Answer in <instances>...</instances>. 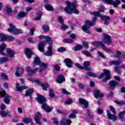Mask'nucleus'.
Returning <instances> with one entry per match:
<instances>
[{
	"instance_id": "obj_1",
	"label": "nucleus",
	"mask_w": 125,
	"mask_h": 125,
	"mask_svg": "<svg viewBox=\"0 0 125 125\" xmlns=\"http://www.w3.org/2000/svg\"><path fill=\"white\" fill-rule=\"evenodd\" d=\"M36 99L40 104H42V108L43 110H45L47 113H50V112L52 111V108L50 107L47 104H46V99H45L42 95H40V94H37Z\"/></svg>"
},
{
	"instance_id": "obj_2",
	"label": "nucleus",
	"mask_w": 125,
	"mask_h": 125,
	"mask_svg": "<svg viewBox=\"0 0 125 125\" xmlns=\"http://www.w3.org/2000/svg\"><path fill=\"white\" fill-rule=\"evenodd\" d=\"M65 3L67 5V7L64 8V10L68 14H72L73 12L75 14L79 13V11L76 9L77 6V1H74L72 3H71L70 1H67Z\"/></svg>"
},
{
	"instance_id": "obj_3",
	"label": "nucleus",
	"mask_w": 125,
	"mask_h": 125,
	"mask_svg": "<svg viewBox=\"0 0 125 125\" xmlns=\"http://www.w3.org/2000/svg\"><path fill=\"white\" fill-rule=\"evenodd\" d=\"M92 20L93 21H86L85 24L82 26V30L87 34H90V31H89L88 29H89L90 27L95 25V21L97 20V18L96 17H94L92 19Z\"/></svg>"
},
{
	"instance_id": "obj_4",
	"label": "nucleus",
	"mask_w": 125,
	"mask_h": 125,
	"mask_svg": "<svg viewBox=\"0 0 125 125\" xmlns=\"http://www.w3.org/2000/svg\"><path fill=\"white\" fill-rule=\"evenodd\" d=\"M6 46V45L5 43L0 45V54H1V55H7V56H9V57H12L14 56V52L11 48L7 49V53L6 54L3 53V50H4V48H5Z\"/></svg>"
},
{
	"instance_id": "obj_5",
	"label": "nucleus",
	"mask_w": 125,
	"mask_h": 125,
	"mask_svg": "<svg viewBox=\"0 0 125 125\" xmlns=\"http://www.w3.org/2000/svg\"><path fill=\"white\" fill-rule=\"evenodd\" d=\"M10 28H8V31L9 33H12L13 35H19V34L23 33V30L17 29L16 26L12 23H9Z\"/></svg>"
},
{
	"instance_id": "obj_6",
	"label": "nucleus",
	"mask_w": 125,
	"mask_h": 125,
	"mask_svg": "<svg viewBox=\"0 0 125 125\" xmlns=\"http://www.w3.org/2000/svg\"><path fill=\"white\" fill-rule=\"evenodd\" d=\"M110 109L114 114L112 115L110 111H109L108 110H106L107 118L109 120H113V121H116L117 120V116H116V115H115V114H116V112L115 111V107L112 106H110Z\"/></svg>"
},
{
	"instance_id": "obj_7",
	"label": "nucleus",
	"mask_w": 125,
	"mask_h": 125,
	"mask_svg": "<svg viewBox=\"0 0 125 125\" xmlns=\"http://www.w3.org/2000/svg\"><path fill=\"white\" fill-rule=\"evenodd\" d=\"M33 64L34 66L39 65V66H40V67H41L42 68H46V67H47V64L41 62V60H40V58L38 57H36L35 58V60L33 62Z\"/></svg>"
},
{
	"instance_id": "obj_8",
	"label": "nucleus",
	"mask_w": 125,
	"mask_h": 125,
	"mask_svg": "<svg viewBox=\"0 0 125 125\" xmlns=\"http://www.w3.org/2000/svg\"><path fill=\"white\" fill-rule=\"evenodd\" d=\"M104 73H102L99 76V79H102L103 77H104V75L105 76V78L104 79L103 82H107L108 80H110L111 79V75H110V71L109 70H105L104 71Z\"/></svg>"
},
{
	"instance_id": "obj_9",
	"label": "nucleus",
	"mask_w": 125,
	"mask_h": 125,
	"mask_svg": "<svg viewBox=\"0 0 125 125\" xmlns=\"http://www.w3.org/2000/svg\"><path fill=\"white\" fill-rule=\"evenodd\" d=\"M103 42L104 43H106V44H111V43H112L111 36L108 34H104Z\"/></svg>"
},
{
	"instance_id": "obj_10",
	"label": "nucleus",
	"mask_w": 125,
	"mask_h": 125,
	"mask_svg": "<svg viewBox=\"0 0 125 125\" xmlns=\"http://www.w3.org/2000/svg\"><path fill=\"white\" fill-rule=\"evenodd\" d=\"M104 2L108 3V4H112L114 7H118L119 4H121V1L120 0H115L113 1L112 0H103Z\"/></svg>"
},
{
	"instance_id": "obj_11",
	"label": "nucleus",
	"mask_w": 125,
	"mask_h": 125,
	"mask_svg": "<svg viewBox=\"0 0 125 125\" xmlns=\"http://www.w3.org/2000/svg\"><path fill=\"white\" fill-rule=\"evenodd\" d=\"M79 102L80 104L83 105L82 106L83 109H87V108H88V102H87V101L81 98L79 99Z\"/></svg>"
},
{
	"instance_id": "obj_12",
	"label": "nucleus",
	"mask_w": 125,
	"mask_h": 125,
	"mask_svg": "<svg viewBox=\"0 0 125 125\" xmlns=\"http://www.w3.org/2000/svg\"><path fill=\"white\" fill-rule=\"evenodd\" d=\"M101 20H104V25H109L110 24V20H111V17L107 16H100Z\"/></svg>"
},
{
	"instance_id": "obj_13",
	"label": "nucleus",
	"mask_w": 125,
	"mask_h": 125,
	"mask_svg": "<svg viewBox=\"0 0 125 125\" xmlns=\"http://www.w3.org/2000/svg\"><path fill=\"white\" fill-rule=\"evenodd\" d=\"M0 115L2 118H7L9 117V118H11L12 115L8 111H5L3 110H1L0 111Z\"/></svg>"
},
{
	"instance_id": "obj_14",
	"label": "nucleus",
	"mask_w": 125,
	"mask_h": 125,
	"mask_svg": "<svg viewBox=\"0 0 125 125\" xmlns=\"http://www.w3.org/2000/svg\"><path fill=\"white\" fill-rule=\"evenodd\" d=\"M38 39L41 40V39H46L47 41V42H48L49 44H52V40L51 38L47 36H43V35H40L38 36Z\"/></svg>"
},
{
	"instance_id": "obj_15",
	"label": "nucleus",
	"mask_w": 125,
	"mask_h": 125,
	"mask_svg": "<svg viewBox=\"0 0 125 125\" xmlns=\"http://www.w3.org/2000/svg\"><path fill=\"white\" fill-rule=\"evenodd\" d=\"M46 44V42L43 41L41 42L38 45V49L41 52H43L44 51V45Z\"/></svg>"
},
{
	"instance_id": "obj_16",
	"label": "nucleus",
	"mask_w": 125,
	"mask_h": 125,
	"mask_svg": "<svg viewBox=\"0 0 125 125\" xmlns=\"http://www.w3.org/2000/svg\"><path fill=\"white\" fill-rule=\"evenodd\" d=\"M61 125H70L72 124L71 120H66L65 118H62L60 122Z\"/></svg>"
},
{
	"instance_id": "obj_17",
	"label": "nucleus",
	"mask_w": 125,
	"mask_h": 125,
	"mask_svg": "<svg viewBox=\"0 0 125 125\" xmlns=\"http://www.w3.org/2000/svg\"><path fill=\"white\" fill-rule=\"evenodd\" d=\"M64 62L65 63L67 67H68V68H72L73 66V62L70 60L69 58H66L64 60Z\"/></svg>"
},
{
	"instance_id": "obj_18",
	"label": "nucleus",
	"mask_w": 125,
	"mask_h": 125,
	"mask_svg": "<svg viewBox=\"0 0 125 125\" xmlns=\"http://www.w3.org/2000/svg\"><path fill=\"white\" fill-rule=\"evenodd\" d=\"M41 118H42V115H41V113H40L39 112H37L35 115L34 119L38 125H41V121H40V120H41Z\"/></svg>"
},
{
	"instance_id": "obj_19",
	"label": "nucleus",
	"mask_w": 125,
	"mask_h": 125,
	"mask_svg": "<svg viewBox=\"0 0 125 125\" xmlns=\"http://www.w3.org/2000/svg\"><path fill=\"white\" fill-rule=\"evenodd\" d=\"M93 93L95 98H98V97H103L104 96V95L100 93V91L99 90H95L93 92Z\"/></svg>"
},
{
	"instance_id": "obj_20",
	"label": "nucleus",
	"mask_w": 125,
	"mask_h": 125,
	"mask_svg": "<svg viewBox=\"0 0 125 125\" xmlns=\"http://www.w3.org/2000/svg\"><path fill=\"white\" fill-rule=\"evenodd\" d=\"M56 82L58 83H62L63 82H65V77L63 75H59L56 78Z\"/></svg>"
},
{
	"instance_id": "obj_21",
	"label": "nucleus",
	"mask_w": 125,
	"mask_h": 125,
	"mask_svg": "<svg viewBox=\"0 0 125 125\" xmlns=\"http://www.w3.org/2000/svg\"><path fill=\"white\" fill-rule=\"evenodd\" d=\"M101 43L102 48L104 50V51H105V52H106L107 53H112V52H113V50H112L111 49H110L109 48H108L105 47V44H104V43L102 42Z\"/></svg>"
},
{
	"instance_id": "obj_22",
	"label": "nucleus",
	"mask_w": 125,
	"mask_h": 125,
	"mask_svg": "<svg viewBox=\"0 0 125 125\" xmlns=\"http://www.w3.org/2000/svg\"><path fill=\"white\" fill-rule=\"evenodd\" d=\"M27 88H28V86H20V84L19 83H17L16 89L18 91H22V90H24V89H27Z\"/></svg>"
},
{
	"instance_id": "obj_23",
	"label": "nucleus",
	"mask_w": 125,
	"mask_h": 125,
	"mask_svg": "<svg viewBox=\"0 0 125 125\" xmlns=\"http://www.w3.org/2000/svg\"><path fill=\"white\" fill-rule=\"evenodd\" d=\"M23 72L24 69L23 68H18L17 69L16 76H17V77H20V76H21L23 74Z\"/></svg>"
},
{
	"instance_id": "obj_24",
	"label": "nucleus",
	"mask_w": 125,
	"mask_h": 125,
	"mask_svg": "<svg viewBox=\"0 0 125 125\" xmlns=\"http://www.w3.org/2000/svg\"><path fill=\"white\" fill-rule=\"evenodd\" d=\"M46 56H52V46L51 45L49 46L48 50L45 53Z\"/></svg>"
},
{
	"instance_id": "obj_25",
	"label": "nucleus",
	"mask_w": 125,
	"mask_h": 125,
	"mask_svg": "<svg viewBox=\"0 0 125 125\" xmlns=\"http://www.w3.org/2000/svg\"><path fill=\"white\" fill-rule=\"evenodd\" d=\"M90 63V62L86 61L83 63L84 68L86 70V71H90V67H88V66H89Z\"/></svg>"
},
{
	"instance_id": "obj_26",
	"label": "nucleus",
	"mask_w": 125,
	"mask_h": 125,
	"mask_svg": "<svg viewBox=\"0 0 125 125\" xmlns=\"http://www.w3.org/2000/svg\"><path fill=\"white\" fill-rule=\"evenodd\" d=\"M118 84H119V83L115 81H111L109 82V85L112 89L115 88L116 86L118 85Z\"/></svg>"
},
{
	"instance_id": "obj_27",
	"label": "nucleus",
	"mask_w": 125,
	"mask_h": 125,
	"mask_svg": "<svg viewBox=\"0 0 125 125\" xmlns=\"http://www.w3.org/2000/svg\"><path fill=\"white\" fill-rule=\"evenodd\" d=\"M42 16V13L41 11H39L37 13V17L35 18L34 20L35 21H39V20H41V18Z\"/></svg>"
},
{
	"instance_id": "obj_28",
	"label": "nucleus",
	"mask_w": 125,
	"mask_h": 125,
	"mask_svg": "<svg viewBox=\"0 0 125 125\" xmlns=\"http://www.w3.org/2000/svg\"><path fill=\"white\" fill-rule=\"evenodd\" d=\"M5 99H4V102L6 104H9L10 103V98H11V97L10 96L8 95V94H6L5 93V94L4 95Z\"/></svg>"
},
{
	"instance_id": "obj_29",
	"label": "nucleus",
	"mask_w": 125,
	"mask_h": 125,
	"mask_svg": "<svg viewBox=\"0 0 125 125\" xmlns=\"http://www.w3.org/2000/svg\"><path fill=\"white\" fill-rule=\"evenodd\" d=\"M25 52L26 55V57H27L28 59L31 58L32 54H33V52H32V51H31V50L29 49H26Z\"/></svg>"
},
{
	"instance_id": "obj_30",
	"label": "nucleus",
	"mask_w": 125,
	"mask_h": 125,
	"mask_svg": "<svg viewBox=\"0 0 125 125\" xmlns=\"http://www.w3.org/2000/svg\"><path fill=\"white\" fill-rule=\"evenodd\" d=\"M23 124H29V123H32V120L30 118H25L22 120Z\"/></svg>"
},
{
	"instance_id": "obj_31",
	"label": "nucleus",
	"mask_w": 125,
	"mask_h": 125,
	"mask_svg": "<svg viewBox=\"0 0 125 125\" xmlns=\"http://www.w3.org/2000/svg\"><path fill=\"white\" fill-rule=\"evenodd\" d=\"M0 39L2 42H5V41H7V35L0 33Z\"/></svg>"
},
{
	"instance_id": "obj_32",
	"label": "nucleus",
	"mask_w": 125,
	"mask_h": 125,
	"mask_svg": "<svg viewBox=\"0 0 125 125\" xmlns=\"http://www.w3.org/2000/svg\"><path fill=\"white\" fill-rule=\"evenodd\" d=\"M82 53L83 54H84V55L87 56V57H90V58H92L93 57V56L87 51H82Z\"/></svg>"
},
{
	"instance_id": "obj_33",
	"label": "nucleus",
	"mask_w": 125,
	"mask_h": 125,
	"mask_svg": "<svg viewBox=\"0 0 125 125\" xmlns=\"http://www.w3.org/2000/svg\"><path fill=\"white\" fill-rule=\"evenodd\" d=\"M122 63V62L118 61H112L109 62V65H115V66H118Z\"/></svg>"
},
{
	"instance_id": "obj_34",
	"label": "nucleus",
	"mask_w": 125,
	"mask_h": 125,
	"mask_svg": "<svg viewBox=\"0 0 125 125\" xmlns=\"http://www.w3.org/2000/svg\"><path fill=\"white\" fill-rule=\"evenodd\" d=\"M27 16V13L24 12H21L18 15V18H24Z\"/></svg>"
},
{
	"instance_id": "obj_35",
	"label": "nucleus",
	"mask_w": 125,
	"mask_h": 125,
	"mask_svg": "<svg viewBox=\"0 0 125 125\" xmlns=\"http://www.w3.org/2000/svg\"><path fill=\"white\" fill-rule=\"evenodd\" d=\"M45 8L46 10L48 11H53V7L51 5L46 4L45 5Z\"/></svg>"
},
{
	"instance_id": "obj_36",
	"label": "nucleus",
	"mask_w": 125,
	"mask_h": 125,
	"mask_svg": "<svg viewBox=\"0 0 125 125\" xmlns=\"http://www.w3.org/2000/svg\"><path fill=\"white\" fill-rule=\"evenodd\" d=\"M34 92V89H29L27 91H26L25 93L26 96H31L32 93Z\"/></svg>"
},
{
	"instance_id": "obj_37",
	"label": "nucleus",
	"mask_w": 125,
	"mask_h": 125,
	"mask_svg": "<svg viewBox=\"0 0 125 125\" xmlns=\"http://www.w3.org/2000/svg\"><path fill=\"white\" fill-rule=\"evenodd\" d=\"M26 72H29V73L28 75V77H31L32 76V72H33V70L32 68L30 66H27L26 67Z\"/></svg>"
},
{
	"instance_id": "obj_38",
	"label": "nucleus",
	"mask_w": 125,
	"mask_h": 125,
	"mask_svg": "<svg viewBox=\"0 0 125 125\" xmlns=\"http://www.w3.org/2000/svg\"><path fill=\"white\" fill-rule=\"evenodd\" d=\"M8 59L6 57H2L0 58V64H2L5 62H7Z\"/></svg>"
},
{
	"instance_id": "obj_39",
	"label": "nucleus",
	"mask_w": 125,
	"mask_h": 125,
	"mask_svg": "<svg viewBox=\"0 0 125 125\" xmlns=\"http://www.w3.org/2000/svg\"><path fill=\"white\" fill-rule=\"evenodd\" d=\"M6 12L8 14V15H11V13H12V10L9 7H7L6 9Z\"/></svg>"
},
{
	"instance_id": "obj_40",
	"label": "nucleus",
	"mask_w": 125,
	"mask_h": 125,
	"mask_svg": "<svg viewBox=\"0 0 125 125\" xmlns=\"http://www.w3.org/2000/svg\"><path fill=\"white\" fill-rule=\"evenodd\" d=\"M41 86L42 87L43 90H47V87H48V84L47 83H42L41 84Z\"/></svg>"
},
{
	"instance_id": "obj_41",
	"label": "nucleus",
	"mask_w": 125,
	"mask_h": 125,
	"mask_svg": "<svg viewBox=\"0 0 125 125\" xmlns=\"http://www.w3.org/2000/svg\"><path fill=\"white\" fill-rule=\"evenodd\" d=\"M75 41L73 39H64V42H66L67 43H72V42H74Z\"/></svg>"
},
{
	"instance_id": "obj_42",
	"label": "nucleus",
	"mask_w": 125,
	"mask_h": 125,
	"mask_svg": "<svg viewBox=\"0 0 125 125\" xmlns=\"http://www.w3.org/2000/svg\"><path fill=\"white\" fill-rule=\"evenodd\" d=\"M102 42H92V44L94 46H96V47H97V46H98V45H100L101 46Z\"/></svg>"
},
{
	"instance_id": "obj_43",
	"label": "nucleus",
	"mask_w": 125,
	"mask_h": 125,
	"mask_svg": "<svg viewBox=\"0 0 125 125\" xmlns=\"http://www.w3.org/2000/svg\"><path fill=\"white\" fill-rule=\"evenodd\" d=\"M42 29L43 32H47L49 30V27L46 25H44L42 27Z\"/></svg>"
},
{
	"instance_id": "obj_44",
	"label": "nucleus",
	"mask_w": 125,
	"mask_h": 125,
	"mask_svg": "<svg viewBox=\"0 0 125 125\" xmlns=\"http://www.w3.org/2000/svg\"><path fill=\"white\" fill-rule=\"evenodd\" d=\"M49 95L50 98H54V96H55L54 93L53 92V91L51 89H50Z\"/></svg>"
},
{
	"instance_id": "obj_45",
	"label": "nucleus",
	"mask_w": 125,
	"mask_h": 125,
	"mask_svg": "<svg viewBox=\"0 0 125 125\" xmlns=\"http://www.w3.org/2000/svg\"><path fill=\"white\" fill-rule=\"evenodd\" d=\"M87 75L89 77H93L94 78L97 77V75H96V74L93 73L90 71L88 72Z\"/></svg>"
},
{
	"instance_id": "obj_46",
	"label": "nucleus",
	"mask_w": 125,
	"mask_h": 125,
	"mask_svg": "<svg viewBox=\"0 0 125 125\" xmlns=\"http://www.w3.org/2000/svg\"><path fill=\"white\" fill-rule=\"evenodd\" d=\"M58 52H64L66 51V49L64 47H62L57 49Z\"/></svg>"
},
{
	"instance_id": "obj_47",
	"label": "nucleus",
	"mask_w": 125,
	"mask_h": 125,
	"mask_svg": "<svg viewBox=\"0 0 125 125\" xmlns=\"http://www.w3.org/2000/svg\"><path fill=\"white\" fill-rule=\"evenodd\" d=\"M114 70L118 75H121V70L119 68V66H115L114 67Z\"/></svg>"
},
{
	"instance_id": "obj_48",
	"label": "nucleus",
	"mask_w": 125,
	"mask_h": 125,
	"mask_svg": "<svg viewBox=\"0 0 125 125\" xmlns=\"http://www.w3.org/2000/svg\"><path fill=\"white\" fill-rule=\"evenodd\" d=\"M74 48L76 51L78 50H81V49H83V46H82V45H77L74 47Z\"/></svg>"
},
{
	"instance_id": "obj_49",
	"label": "nucleus",
	"mask_w": 125,
	"mask_h": 125,
	"mask_svg": "<svg viewBox=\"0 0 125 125\" xmlns=\"http://www.w3.org/2000/svg\"><path fill=\"white\" fill-rule=\"evenodd\" d=\"M115 103L119 105V106H122V105H125V101H115Z\"/></svg>"
},
{
	"instance_id": "obj_50",
	"label": "nucleus",
	"mask_w": 125,
	"mask_h": 125,
	"mask_svg": "<svg viewBox=\"0 0 125 125\" xmlns=\"http://www.w3.org/2000/svg\"><path fill=\"white\" fill-rule=\"evenodd\" d=\"M30 81H31V82H32V83H41V82L40 81V80H38V79H30Z\"/></svg>"
},
{
	"instance_id": "obj_51",
	"label": "nucleus",
	"mask_w": 125,
	"mask_h": 125,
	"mask_svg": "<svg viewBox=\"0 0 125 125\" xmlns=\"http://www.w3.org/2000/svg\"><path fill=\"white\" fill-rule=\"evenodd\" d=\"M0 77L2 80H7V79L8 78V77H7V76H6V75H5V74L4 73H2Z\"/></svg>"
},
{
	"instance_id": "obj_52",
	"label": "nucleus",
	"mask_w": 125,
	"mask_h": 125,
	"mask_svg": "<svg viewBox=\"0 0 125 125\" xmlns=\"http://www.w3.org/2000/svg\"><path fill=\"white\" fill-rule=\"evenodd\" d=\"M7 41H9V42H13V41H14V37L7 36Z\"/></svg>"
},
{
	"instance_id": "obj_53",
	"label": "nucleus",
	"mask_w": 125,
	"mask_h": 125,
	"mask_svg": "<svg viewBox=\"0 0 125 125\" xmlns=\"http://www.w3.org/2000/svg\"><path fill=\"white\" fill-rule=\"evenodd\" d=\"M61 28L62 29V30H67L68 27V25L64 24V23H62L61 25Z\"/></svg>"
},
{
	"instance_id": "obj_54",
	"label": "nucleus",
	"mask_w": 125,
	"mask_h": 125,
	"mask_svg": "<svg viewBox=\"0 0 125 125\" xmlns=\"http://www.w3.org/2000/svg\"><path fill=\"white\" fill-rule=\"evenodd\" d=\"M104 8H105V7H104V6H100L98 8V10L99 12H103V11H104Z\"/></svg>"
},
{
	"instance_id": "obj_55",
	"label": "nucleus",
	"mask_w": 125,
	"mask_h": 125,
	"mask_svg": "<svg viewBox=\"0 0 125 125\" xmlns=\"http://www.w3.org/2000/svg\"><path fill=\"white\" fill-rule=\"evenodd\" d=\"M62 90L63 94H66L67 95H70V94H71V93H69L68 91H67L65 89H62Z\"/></svg>"
},
{
	"instance_id": "obj_56",
	"label": "nucleus",
	"mask_w": 125,
	"mask_h": 125,
	"mask_svg": "<svg viewBox=\"0 0 125 125\" xmlns=\"http://www.w3.org/2000/svg\"><path fill=\"white\" fill-rule=\"evenodd\" d=\"M93 15L94 16H96L97 17H100V12H94L93 13Z\"/></svg>"
},
{
	"instance_id": "obj_57",
	"label": "nucleus",
	"mask_w": 125,
	"mask_h": 125,
	"mask_svg": "<svg viewBox=\"0 0 125 125\" xmlns=\"http://www.w3.org/2000/svg\"><path fill=\"white\" fill-rule=\"evenodd\" d=\"M125 112H120L119 115V118L122 120L123 118H124V116H125Z\"/></svg>"
},
{
	"instance_id": "obj_58",
	"label": "nucleus",
	"mask_w": 125,
	"mask_h": 125,
	"mask_svg": "<svg viewBox=\"0 0 125 125\" xmlns=\"http://www.w3.org/2000/svg\"><path fill=\"white\" fill-rule=\"evenodd\" d=\"M73 101L71 99H68L66 100L65 102V104H67L68 105H70V104H72Z\"/></svg>"
},
{
	"instance_id": "obj_59",
	"label": "nucleus",
	"mask_w": 125,
	"mask_h": 125,
	"mask_svg": "<svg viewBox=\"0 0 125 125\" xmlns=\"http://www.w3.org/2000/svg\"><path fill=\"white\" fill-rule=\"evenodd\" d=\"M58 21L60 23H62V24H63V23L64 22V20H63V18L62 17H59L58 18Z\"/></svg>"
},
{
	"instance_id": "obj_60",
	"label": "nucleus",
	"mask_w": 125,
	"mask_h": 125,
	"mask_svg": "<svg viewBox=\"0 0 125 125\" xmlns=\"http://www.w3.org/2000/svg\"><path fill=\"white\" fill-rule=\"evenodd\" d=\"M121 53H120V52L119 51H116V54L115 56V57H117V58H119V57H121Z\"/></svg>"
},
{
	"instance_id": "obj_61",
	"label": "nucleus",
	"mask_w": 125,
	"mask_h": 125,
	"mask_svg": "<svg viewBox=\"0 0 125 125\" xmlns=\"http://www.w3.org/2000/svg\"><path fill=\"white\" fill-rule=\"evenodd\" d=\"M4 95H5V91L4 90H2L1 91H0V96L1 97H4Z\"/></svg>"
},
{
	"instance_id": "obj_62",
	"label": "nucleus",
	"mask_w": 125,
	"mask_h": 125,
	"mask_svg": "<svg viewBox=\"0 0 125 125\" xmlns=\"http://www.w3.org/2000/svg\"><path fill=\"white\" fill-rule=\"evenodd\" d=\"M76 37H77V35H76V34H71L70 35V38H71V39H73V40L76 39Z\"/></svg>"
},
{
	"instance_id": "obj_63",
	"label": "nucleus",
	"mask_w": 125,
	"mask_h": 125,
	"mask_svg": "<svg viewBox=\"0 0 125 125\" xmlns=\"http://www.w3.org/2000/svg\"><path fill=\"white\" fill-rule=\"evenodd\" d=\"M83 45L85 47V48H88V42H83Z\"/></svg>"
},
{
	"instance_id": "obj_64",
	"label": "nucleus",
	"mask_w": 125,
	"mask_h": 125,
	"mask_svg": "<svg viewBox=\"0 0 125 125\" xmlns=\"http://www.w3.org/2000/svg\"><path fill=\"white\" fill-rule=\"evenodd\" d=\"M114 79L118 82H121V78L118 76H115Z\"/></svg>"
}]
</instances>
